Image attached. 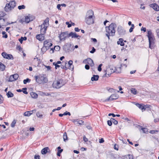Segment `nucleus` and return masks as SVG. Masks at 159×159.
Masks as SVG:
<instances>
[{
  "mask_svg": "<svg viewBox=\"0 0 159 159\" xmlns=\"http://www.w3.org/2000/svg\"><path fill=\"white\" fill-rule=\"evenodd\" d=\"M116 27V24L114 23H111L109 26L106 27V35L108 37V39H110V36H114L115 35L116 32L115 28Z\"/></svg>",
  "mask_w": 159,
  "mask_h": 159,
  "instance_id": "1",
  "label": "nucleus"
},
{
  "mask_svg": "<svg viewBox=\"0 0 159 159\" xmlns=\"http://www.w3.org/2000/svg\"><path fill=\"white\" fill-rule=\"evenodd\" d=\"M93 12L91 10H88L86 13L85 17V21L88 25H90L93 23Z\"/></svg>",
  "mask_w": 159,
  "mask_h": 159,
  "instance_id": "2",
  "label": "nucleus"
},
{
  "mask_svg": "<svg viewBox=\"0 0 159 159\" xmlns=\"http://www.w3.org/2000/svg\"><path fill=\"white\" fill-rule=\"evenodd\" d=\"M148 35L149 42V48L152 49L154 46L155 39L153 34L152 33L151 30H147Z\"/></svg>",
  "mask_w": 159,
  "mask_h": 159,
  "instance_id": "3",
  "label": "nucleus"
},
{
  "mask_svg": "<svg viewBox=\"0 0 159 159\" xmlns=\"http://www.w3.org/2000/svg\"><path fill=\"white\" fill-rule=\"evenodd\" d=\"M36 81L38 84H44L47 83L48 81V79L45 75L41 74L38 76H34Z\"/></svg>",
  "mask_w": 159,
  "mask_h": 159,
  "instance_id": "4",
  "label": "nucleus"
},
{
  "mask_svg": "<svg viewBox=\"0 0 159 159\" xmlns=\"http://www.w3.org/2000/svg\"><path fill=\"white\" fill-rule=\"evenodd\" d=\"M16 6V2L14 0L11 1L9 3L6 4L4 10L6 12H9L13 9Z\"/></svg>",
  "mask_w": 159,
  "mask_h": 159,
  "instance_id": "5",
  "label": "nucleus"
},
{
  "mask_svg": "<svg viewBox=\"0 0 159 159\" xmlns=\"http://www.w3.org/2000/svg\"><path fill=\"white\" fill-rule=\"evenodd\" d=\"M65 84L63 80L62 79H60L54 81L52 84L53 87L56 89H59L64 85Z\"/></svg>",
  "mask_w": 159,
  "mask_h": 159,
  "instance_id": "6",
  "label": "nucleus"
},
{
  "mask_svg": "<svg viewBox=\"0 0 159 159\" xmlns=\"http://www.w3.org/2000/svg\"><path fill=\"white\" fill-rule=\"evenodd\" d=\"M52 44L51 43V40L48 39L44 41L43 43V46L41 49L42 51H46L49 49V48L52 46Z\"/></svg>",
  "mask_w": 159,
  "mask_h": 159,
  "instance_id": "7",
  "label": "nucleus"
},
{
  "mask_svg": "<svg viewBox=\"0 0 159 159\" xmlns=\"http://www.w3.org/2000/svg\"><path fill=\"white\" fill-rule=\"evenodd\" d=\"M115 72V68L109 66L107 67L106 70V73L103 75V77H108L112 73Z\"/></svg>",
  "mask_w": 159,
  "mask_h": 159,
  "instance_id": "8",
  "label": "nucleus"
},
{
  "mask_svg": "<svg viewBox=\"0 0 159 159\" xmlns=\"http://www.w3.org/2000/svg\"><path fill=\"white\" fill-rule=\"evenodd\" d=\"M117 31L118 34L120 36L124 35L126 34V31L125 29L121 25L118 26Z\"/></svg>",
  "mask_w": 159,
  "mask_h": 159,
  "instance_id": "9",
  "label": "nucleus"
},
{
  "mask_svg": "<svg viewBox=\"0 0 159 159\" xmlns=\"http://www.w3.org/2000/svg\"><path fill=\"white\" fill-rule=\"evenodd\" d=\"M59 37L61 41L65 40L66 39L69 37V34L67 32H63L61 33Z\"/></svg>",
  "mask_w": 159,
  "mask_h": 159,
  "instance_id": "10",
  "label": "nucleus"
},
{
  "mask_svg": "<svg viewBox=\"0 0 159 159\" xmlns=\"http://www.w3.org/2000/svg\"><path fill=\"white\" fill-rule=\"evenodd\" d=\"M118 98V96L117 94H113L111 95L109 98L105 100L104 102L111 101L113 100H116Z\"/></svg>",
  "mask_w": 159,
  "mask_h": 159,
  "instance_id": "11",
  "label": "nucleus"
},
{
  "mask_svg": "<svg viewBox=\"0 0 159 159\" xmlns=\"http://www.w3.org/2000/svg\"><path fill=\"white\" fill-rule=\"evenodd\" d=\"M83 62L85 64H89L91 66H93L94 65L93 60L90 58H88L84 60Z\"/></svg>",
  "mask_w": 159,
  "mask_h": 159,
  "instance_id": "12",
  "label": "nucleus"
},
{
  "mask_svg": "<svg viewBox=\"0 0 159 159\" xmlns=\"http://www.w3.org/2000/svg\"><path fill=\"white\" fill-rule=\"evenodd\" d=\"M2 56L5 58L8 59H13V57L12 55L11 54H7L6 52H3L2 53Z\"/></svg>",
  "mask_w": 159,
  "mask_h": 159,
  "instance_id": "13",
  "label": "nucleus"
},
{
  "mask_svg": "<svg viewBox=\"0 0 159 159\" xmlns=\"http://www.w3.org/2000/svg\"><path fill=\"white\" fill-rule=\"evenodd\" d=\"M107 157H109L111 159H114L116 158L117 155L112 152H108L107 153Z\"/></svg>",
  "mask_w": 159,
  "mask_h": 159,
  "instance_id": "14",
  "label": "nucleus"
},
{
  "mask_svg": "<svg viewBox=\"0 0 159 159\" xmlns=\"http://www.w3.org/2000/svg\"><path fill=\"white\" fill-rule=\"evenodd\" d=\"M19 75L17 74H15L10 77L9 80L10 81H13L17 79Z\"/></svg>",
  "mask_w": 159,
  "mask_h": 159,
  "instance_id": "15",
  "label": "nucleus"
},
{
  "mask_svg": "<svg viewBox=\"0 0 159 159\" xmlns=\"http://www.w3.org/2000/svg\"><path fill=\"white\" fill-rule=\"evenodd\" d=\"M150 6L156 11H158L159 10V7L158 5L156 3H153L150 4Z\"/></svg>",
  "mask_w": 159,
  "mask_h": 159,
  "instance_id": "16",
  "label": "nucleus"
},
{
  "mask_svg": "<svg viewBox=\"0 0 159 159\" xmlns=\"http://www.w3.org/2000/svg\"><path fill=\"white\" fill-rule=\"evenodd\" d=\"M47 26H45L44 25H41V32L44 34L46 32Z\"/></svg>",
  "mask_w": 159,
  "mask_h": 159,
  "instance_id": "17",
  "label": "nucleus"
},
{
  "mask_svg": "<svg viewBox=\"0 0 159 159\" xmlns=\"http://www.w3.org/2000/svg\"><path fill=\"white\" fill-rule=\"evenodd\" d=\"M36 38L39 40L41 41L44 39V37L43 34H40L37 35L36 36Z\"/></svg>",
  "mask_w": 159,
  "mask_h": 159,
  "instance_id": "18",
  "label": "nucleus"
},
{
  "mask_svg": "<svg viewBox=\"0 0 159 159\" xmlns=\"http://www.w3.org/2000/svg\"><path fill=\"white\" fill-rule=\"evenodd\" d=\"M71 36L72 38H77L80 37L79 35H78L76 33L71 32L69 34V37Z\"/></svg>",
  "mask_w": 159,
  "mask_h": 159,
  "instance_id": "19",
  "label": "nucleus"
},
{
  "mask_svg": "<svg viewBox=\"0 0 159 159\" xmlns=\"http://www.w3.org/2000/svg\"><path fill=\"white\" fill-rule=\"evenodd\" d=\"M34 111L35 112L36 111L35 110H33L31 111H27L25 112L24 113V116H30L31 114H32L33 112Z\"/></svg>",
  "mask_w": 159,
  "mask_h": 159,
  "instance_id": "20",
  "label": "nucleus"
},
{
  "mask_svg": "<svg viewBox=\"0 0 159 159\" xmlns=\"http://www.w3.org/2000/svg\"><path fill=\"white\" fill-rule=\"evenodd\" d=\"M118 45H120L121 46H124L125 43L124 42V40L122 38H120L117 42Z\"/></svg>",
  "mask_w": 159,
  "mask_h": 159,
  "instance_id": "21",
  "label": "nucleus"
},
{
  "mask_svg": "<svg viewBox=\"0 0 159 159\" xmlns=\"http://www.w3.org/2000/svg\"><path fill=\"white\" fill-rule=\"evenodd\" d=\"M49 150L48 147H45L41 150V152L42 154H45L48 152V151Z\"/></svg>",
  "mask_w": 159,
  "mask_h": 159,
  "instance_id": "22",
  "label": "nucleus"
},
{
  "mask_svg": "<svg viewBox=\"0 0 159 159\" xmlns=\"http://www.w3.org/2000/svg\"><path fill=\"white\" fill-rule=\"evenodd\" d=\"M57 155L58 156L60 157L61 156V154L62 152L63 149H61L60 146L58 147L57 148Z\"/></svg>",
  "mask_w": 159,
  "mask_h": 159,
  "instance_id": "23",
  "label": "nucleus"
},
{
  "mask_svg": "<svg viewBox=\"0 0 159 159\" xmlns=\"http://www.w3.org/2000/svg\"><path fill=\"white\" fill-rule=\"evenodd\" d=\"M73 61L72 60H70L69 61L68 64L69 65V67L68 68L69 69L73 70L74 69V66L72 65Z\"/></svg>",
  "mask_w": 159,
  "mask_h": 159,
  "instance_id": "24",
  "label": "nucleus"
},
{
  "mask_svg": "<svg viewBox=\"0 0 159 159\" xmlns=\"http://www.w3.org/2000/svg\"><path fill=\"white\" fill-rule=\"evenodd\" d=\"M66 64L67 63L66 62H62V64L60 66L62 69L67 70L68 68L66 66Z\"/></svg>",
  "mask_w": 159,
  "mask_h": 159,
  "instance_id": "25",
  "label": "nucleus"
},
{
  "mask_svg": "<svg viewBox=\"0 0 159 159\" xmlns=\"http://www.w3.org/2000/svg\"><path fill=\"white\" fill-rule=\"evenodd\" d=\"M84 121L81 120H79V119H78L77 122L75 123V125H77L78 126H81L83 125Z\"/></svg>",
  "mask_w": 159,
  "mask_h": 159,
  "instance_id": "26",
  "label": "nucleus"
},
{
  "mask_svg": "<svg viewBox=\"0 0 159 159\" xmlns=\"http://www.w3.org/2000/svg\"><path fill=\"white\" fill-rule=\"evenodd\" d=\"M99 76L98 75H94L91 78V80L92 81H97L98 79Z\"/></svg>",
  "mask_w": 159,
  "mask_h": 159,
  "instance_id": "27",
  "label": "nucleus"
},
{
  "mask_svg": "<svg viewBox=\"0 0 159 159\" xmlns=\"http://www.w3.org/2000/svg\"><path fill=\"white\" fill-rule=\"evenodd\" d=\"M133 157L132 155L129 154L128 155L124 157L123 159H133Z\"/></svg>",
  "mask_w": 159,
  "mask_h": 159,
  "instance_id": "28",
  "label": "nucleus"
},
{
  "mask_svg": "<svg viewBox=\"0 0 159 159\" xmlns=\"http://www.w3.org/2000/svg\"><path fill=\"white\" fill-rule=\"evenodd\" d=\"M30 95L31 97L33 98H36L38 96V95L36 93L33 92L31 93Z\"/></svg>",
  "mask_w": 159,
  "mask_h": 159,
  "instance_id": "29",
  "label": "nucleus"
},
{
  "mask_svg": "<svg viewBox=\"0 0 159 159\" xmlns=\"http://www.w3.org/2000/svg\"><path fill=\"white\" fill-rule=\"evenodd\" d=\"M136 105L137 107H138L139 108L141 109V110H145L146 108H145L142 105L140 104L139 103H136Z\"/></svg>",
  "mask_w": 159,
  "mask_h": 159,
  "instance_id": "30",
  "label": "nucleus"
},
{
  "mask_svg": "<svg viewBox=\"0 0 159 159\" xmlns=\"http://www.w3.org/2000/svg\"><path fill=\"white\" fill-rule=\"evenodd\" d=\"M5 20L4 19H0V24L2 26L6 25L5 23Z\"/></svg>",
  "mask_w": 159,
  "mask_h": 159,
  "instance_id": "31",
  "label": "nucleus"
},
{
  "mask_svg": "<svg viewBox=\"0 0 159 159\" xmlns=\"http://www.w3.org/2000/svg\"><path fill=\"white\" fill-rule=\"evenodd\" d=\"M5 66L2 63H0V70L3 71L5 68Z\"/></svg>",
  "mask_w": 159,
  "mask_h": 159,
  "instance_id": "32",
  "label": "nucleus"
},
{
  "mask_svg": "<svg viewBox=\"0 0 159 159\" xmlns=\"http://www.w3.org/2000/svg\"><path fill=\"white\" fill-rule=\"evenodd\" d=\"M7 95L8 98L12 97L14 96L13 94L10 91L7 93Z\"/></svg>",
  "mask_w": 159,
  "mask_h": 159,
  "instance_id": "33",
  "label": "nucleus"
},
{
  "mask_svg": "<svg viewBox=\"0 0 159 159\" xmlns=\"http://www.w3.org/2000/svg\"><path fill=\"white\" fill-rule=\"evenodd\" d=\"M49 19L48 18H47L44 21L43 24L42 25H44L45 26H48V23Z\"/></svg>",
  "mask_w": 159,
  "mask_h": 159,
  "instance_id": "34",
  "label": "nucleus"
},
{
  "mask_svg": "<svg viewBox=\"0 0 159 159\" xmlns=\"http://www.w3.org/2000/svg\"><path fill=\"white\" fill-rule=\"evenodd\" d=\"M141 130H142L143 132L144 133H147L148 132V129L145 128H143L142 127L140 131Z\"/></svg>",
  "mask_w": 159,
  "mask_h": 159,
  "instance_id": "35",
  "label": "nucleus"
},
{
  "mask_svg": "<svg viewBox=\"0 0 159 159\" xmlns=\"http://www.w3.org/2000/svg\"><path fill=\"white\" fill-rule=\"evenodd\" d=\"M81 142H83L84 143L87 144H90L91 143V141H89L88 140H82Z\"/></svg>",
  "mask_w": 159,
  "mask_h": 159,
  "instance_id": "36",
  "label": "nucleus"
},
{
  "mask_svg": "<svg viewBox=\"0 0 159 159\" xmlns=\"http://www.w3.org/2000/svg\"><path fill=\"white\" fill-rule=\"evenodd\" d=\"M36 115L38 117L42 118L43 115L40 112H37L36 113Z\"/></svg>",
  "mask_w": 159,
  "mask_h": 159,
  "instance_id": "37",
  "label": "nucleus"
},
{
  "mask_svg": "<svg viewBox=\"0 0 159 159\" xmlns=\"http://www.w3.org/2000/svg\"><path fill=\"white\" fill-rule=\"evenodd\" d=\"M107 89L108 92L111 93H116V90L112 88H110L108 89V88H107Z\"/></svg>",
  "mask_w": 159,
  "mask_h": 159,
  "instance_id": "38",
  "label": "nucleus"
},
{
  "mask_svg": "<svg viewBox=\"0 0 159 159\" xmlns=\"http://www.w3.org/2000/svg\"><path fill=\"white\" fill-rule=\"evenodd\" d=\"M30 16L29 15L26 16L25 18V22L27 23H29L30 22Z\"/></svg>",
  "mask_w": 159,
  "mask_h": 159,
  "instance_id": "39",
  "label": "nucleus"
},
{
  "mask_svg": "<svg viewBox=\"0 0 159 159\" xmlns=\"http://www.w3.org/2000/svg\"><path fill=\"white\" fill-rule=\"evenodd\" d=\"M111 120L112 123H113L114 125H116L118 124V121L115 120V119L113 118H111Z\"/></svg>",
  "mask_w": 159,
  "mask_h": 159,
  "instance_id": "40",
  "label": "nucleus"
},
{
  "mask_svg": "<svg viewBox=\"0 0 159 159\" xmlns=\"http://www.w3.org/2000/svg\"><path fill=\"white\" fill-rule=\"evenodd\" d=\"M30 80L29 78H27L26 79L24 80H23V83L25 84H26L27 83H30Z\"/></svg>",
  "mask_w": 159,
  "mask_h": 159,
  "instance_id": "41",
  "label": "nucleus"
},
{
  "mask_svg": "<svg viewBox=\"0 0 159 159\" xmlns=\"http://www.w3.org/2000/svg\"><path fill=\"white\" fill-rule=\"evenodd\" d=\"M131 91L134 94H136L137 93V90L134 88H131Z\"/></svg>",
  "mask_w": 159,
  "mask_h": 159,
  "instance_id": "42",
  "label": "nucleus"
},
{
  "mask_svg": "<svg viewBox=\"0 0 159 159\" xmlns=\"http://www.w3.org/2000/svg\"><path fill=\"white\" fill-rule=\"evenodd\" d=\"M27 88H24L22 89V91L25 94H27L28 93V92L26 91Z\"/></svg>",
  "mask_w": 159,
  "mask_h": 159,
  "instance_id": "43",
  "label": "nucleus"
},
{
  "mask_svg": "<svg viewBox=\"0 0 159 159\" xmlns=\"http://www.w3.org/2000/svg\"><path fill=\"white\" fill-rule=\"evenodd\" d=\"M158 132V130H151L149 132V133L151 134H156Z\"/></svg>",
  "mask_w": 159,
  "mask_h": 159,
  "instance_id": "44",
  "label": "nucleus"
},
{
  "mask_svg": "<svg viewBox=\"0 0 159 159\" xmlns=\"http://www.w3.org/2000/svg\"><path fill=\"white\" fill-rule=\"evenodd\" d=\"M134 28V24H132L131 25V27L130 28L129 30V32L130 33L132 32L133 31V30Z\"/></svg>",
  "mask_w": 159,
  "mask_h": 159,
  "instance_id": "45",
  "label": "nucleus"
},
{
  "mask_svg": "<svg viewBox=\"0 0 159 159\" xmlns=\"http://www.w3.org/2000/svg\"><path fill=\"white\" fill-rule=\"evenodd\" d=\"M25 7L24 5H22L21 6H19L18 7V8L19 10H21L22 9H25Z\"/></svg>",
  "mask_w": 159,
  "mask_h": 159,
  "instance_id": "46",
  "label": "nucleus"
},
{
  "mask_svg": "<svg viewBox=\"0 0 159 159\" xmlns=\"http://www.w3.org/2000/svg\"><path fill=\"white\" fill-rule=\"evenodd\" d=\"M53 65L55 66V69H57V67H60V65H58V64H57V63H56L55 62H53Z\"/></svg>",
  "mask_w": 159,
  "mask_h": 159,
  "instance_id": "47",
  "label": "nucleus"
},
{
  "mask_svg": "<svg viewBox=\"0 0 159 159\" xmlns=\"http://www.w3.org/2000/svg\"><path fill=\"white\" fill-rule=\"evenodd\" d=\"M54 49L56 51H59L60 49V47L59 46H56L54 47Z\"/></svg>",
  "mask_w": 159,
  "mask_h": 159,
  "instance_id": "48",
  "label": "nucleus"
},
{
  "mask_svg": "<svg viewBox=\"0 0 159 159\" xmlns=\"http://www.w3.org/2000/svg\"><path fill=\"white\" fill-rule=\"evenodd\" d=\"M113 148L115 150H118L119 149V146L118 145L115 144L114 145Z\"/></svg>",
  "mask_w": 159,
  "mask_h": 159,
  "instance_id": "49",
  "label": "nucleus"
},
{
  "mask_svg": "<svg viewBox=\"0 0 159 159\" xmlns=\"http://www.w3.org/2000/svg\"><path fill=\"white\" fill-rule=\"evenodd\" d=\"M2 34L3 35H4L3 36V37L4 38H7V35L6 34V33L5 31H3L2 33Z\"/></svg>",
  "mask_w": 159,
  "mask_h": 159,
  "instance_id": "50",
  "label": "nucleus"
},
{
  "mask_svg": "<svg viewBox=\"0 0 159 159\" xmlns=\"http://www.w3.org/2000/svg\"><path fill=\"white\" fill-rule=\"evenodd\" d=\"M16 123V122L15 120H14L11 124V126L12 127L15 126V125Z\"/></svg>",
  "mask_w": 159,
  "mask_h": 159,
  "instance_id": "51",
  "label": "nucleus"
},
{
  "mask_svg": "<svg viewBox=\"0 0 159 159\" xmlns=\"http://www.w3.org/2000/svg\"><path fill=\"white\" fill-rule=\"evenodd\" d=\"M63 139H67V135L66 132H65L63 134Z\"/></svg>",
  "mask_w": 159,
  "mask_h": 159,
  "instance_id": "52",
  "label": "nucleus"
},
{
  "mask_svg": "<svg viewBox=\"0 0 159 159\" xmlns=\"http://www.w3.org/2000/svg\"><path fill=\"white\" fill-rule=\"evenodd\" d=\"M102 64H101L99 65V66L98 67V71H101L102 70L101 67H102Z\"/></svg>",
  "mask_w": 159,
  "mask_h": 159,
  "instance_id": "53",
  "label": "nucleus"
},
{
  "mask_svg": "<svg viewBox=\"0 0 159 159\" xmlns=\"http://www.w3.org/2000/svg\"><path fill=\"white\" fill-rule=\"evenodd\" d=\"M29 16H30V21L33 20L34 19V16H31L30 15H29Z\"/></svg>",
  "mask_w": 159,
  "mask_h": 159,
  "instance_id": "54",
  "label": "nucleus"
},
{
  "mask_svg": "<svg viewBox=\"0 0 159 159\" xmlns=\"http://www.w3.org/2000/svg\"><path fill=\"white\" fill-rule=\"evenodd\" d=\"M107 124L110 126L112 124V122L111 120H108L107 121Z\"/></svg>",
  "mask_w": 159,
  "mask_h": 159,
  "instance_id": "55",
  "label": "nucleus"
},
{
  "mask_svg": "<svg viewBox=\"0 0 159 159\" xmlns=\"http://www.w3.org/2000/svg\"><path fill=\"white\" fill-rule=\"evenodd\" d=\"M134 125L136 127L138 128L140 130V129L142 127L141 126L138 125Z\"/></svg>",
  "mask_w": 159,
  "mask_h": 159,
  "instance_id": "56",
  "label": "nucleus"
},
{
  "mask_svg": "<svg viewBox=\"0 0 159 159\" xmlns=\"http://www.w3.org/2000/svg\"><path fill=\"white\" fill-rule=\"evenodd\" d=\"M67 115H68L69 116H70V112H67V111H66V112H65L63 113V115L64 116H66Z\"/></svg>",
  "mask_w": 159,
  "mask_h": 159,
  "instance_id": "57",
  "label": "nucleus"
},
{
  "mask_svg": "<svg viewBox=\"0 0 159 159\" xmlns=\"http://www.w3.org/2000/svg\"><path fill=\"white\" fill-rule=\"evenodd\" d=\"M5 15V13L3 12H0V17H2Z\"/></svg>",
  "mask_w": 159,
  "mask_h": 159,
  "instance_id": "58",
  "label": "nucleus"
},
{
  "mask_svg": "<svg viewBox=\"0 0 159 159\" xmlns=\"http://www.w3.org/2000/svg\"><path fill=\"white\" fill-rule=\"evenodd\" d=\"M3 98L2 96L0 94V104L2 103L3 102Z\"/></svg>",
  "mask_w": 159,
  "mask_h": 159,
  "instance_id": "59",
  "label": "nucleus"
},
{
  "mask_svg": "<svg viewBox=\"0 0 159 159\" xmlns=\"http://www.w3.org/2000/svg\"><path fill=\"white\" fill-rule=\"evenodd\" d=\"M96 50L94 47H93L92 50L90 51V52L92 53H94L95 52Z\"/></svg>",
  "mask_w": 159,
  "mask_h": 159,
  "instance_id": "60",
  "label": "nucleus"
},
{
  "mask_svg": "<svg viewBox=\"0 0 159 159\" xmlns=\"http://www.w3.org/2000/svg\"><path fill=\"white\" fill-rule=\"evenodd\" d=\"M66 25H68V27L70 28L71 26L72 25L71 24H70L68 22H66Z\"/></svg>",
  "mask_w": 159,
  "mask_h": 159,
  "instance_id": "61",
  "label": "nucleus"
},
{
  "mask_svg": "<svg viewBox=\"0 0 159 159\" xmlns=\"http://www.w3.org/2000/svg\"><path fill=\"white\" fill-rule=\"evenodd\" d=\"M23 40V37H21L19 39V41L21 43H22Z\"/></svg>",
  "mask_w": 159,
  "mask_h": 159,
  "instance_id": "62",
  "label": "nucleus"
},
{
  "mask_svg": "<svg viewBox=\"0 0 159 159\" xmlns=\"http://www.w3.org/2000/svg\"><path fill=\"white\" fill-rule=\"evenodd\" d=\"M40 156L39 155H35L34 157V159H40Z\"/></svg>",
  "mask_w": 159,
  "mask_h": 159,
  "instance_id": "63",
  "label": "nucleus"
},
{
  "mask_svg": "<svg viewBox=\"0 0 159 159\" xmlns=\"http://www.w3.org/2000/svg\"><path fill=\"white\" fill-rule=\"evenodd\" d=\"M156 32L157 34V35L159 38V29H157L156 30Z\"/></svg>",
  "mask_w": 159,
  "mask_h": 159,
  "instance_id": "64",
  "label": "nucleus"
}]
</instances>
